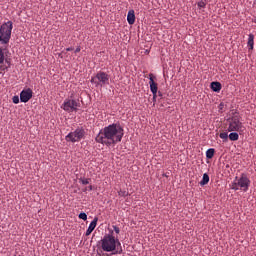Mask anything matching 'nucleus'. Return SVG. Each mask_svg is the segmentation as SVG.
<instances>
[{
	"label": "nucleus",
	"instance_id": "nucleus-14",
	"mask_svg": "<svg viewBox=\"0 0 256 256\" xmlns=\"http://www.w3.org/2000/svg\"><path fill=\"white\" fill-rule=\"evenodd\" d=\"M209 181H210L209 175L207 173H204L203 179L200 182V186H202V187L206 186L209 183Z\"/></svg>",
	"mask_w": 256,
	"mask_h": 256
},
{
	"label": "nucleus",
	"instance_id": "nucleus-1",
	"mask_svg": "<svg viewBox=\"0 0 256 256\" xmlns=\"http://www.w3.org/2000/svg\"><path fill=\"white\" fill-rule=\"evenodd\" d=\"M123 137V127L119 123H113L102 128L95 137V141L103 146L111 147L120 143Z\"/></svg>",
	"mask_w": 256,
	"mask_h": 256
},
{
	"label": "nucleus",
	"instance_id": "nucleus-2",
	"mask_svg": "<svg viewBox=\"0 0 256 256\" xmlns=\"http://www.w3.org/2000/svg\"><path fill=\"white\" fill-rule=\"evenodd\" d=\"M100 247L103 252L112 253V255H121L123 253L121 243L114 231L110 230L100 241Z\"/></svg>",
	"mask_w": 256,
	"mask_h": 256
},
{
	"label": "nucleus",
	"instance_id": "nucleus-21",
	"mask_svg": "<svg viewBox=\"0 0 256 256\" xmlns=\"http://www.w3.org/2000/svg\"><path fill=\"white\" fill-rule=\"evenodd\" d=\"M219 137H220V139H224L225 141H227L229 136H228L227 132H222V133H220Z\"/></svg>",
	"mask_w": 256,
	"mask_h": 256
},
{
	"label": "nucleus",
	"instance_id": "nucleus-26",
	"mask_svg": "<svg viewBox=\"0 0 256 256\" xmlns=\"http://www.w3.org/2000/svg\"><path fill=\"white\" fill-rule=\"evenodd\" d=\"M81 51V48H80V46H78L76 49H75V53H78V52H80Z\"/></svg>",
	"mask_w": 256,
	"mask_h": 256
},
{
	"label": "nucleus",
	"instance_id": "nucleus-4",
	"mask_svg": "<svg viewBox=\"0 0 256 256\" xmlns=\"http://www.w3.org/2000/svg\"><path fill=\"white\" fill-rule=\"evenodd\" d=\"M13 31V22L7 21L0 26V42L7 44L11 40V32Z\"/></svg>",
	"mask_w": 256,
	"mask_h": 256
},
{
	"label": "nucleus",
	"instance_id": "nucleus-33",
	"mask_svg": "<svg viewBox=\"0 0 256 256\" xmlns=\"http://www.w3.org/2000/svg\"><path fill=\"white\" fill-rule=\"evenodd\" d=\"M99 256H101V255H99Z\"/></svg>",
	"mask_w": 256,
	"mask_h": 256
},
{
	"label": "nucleus",
	"instance_id": "nucleus-5",
	"mask_svg": "<svg viewBox=\"0 0 256 256\" xmlns=\"http://www.w3.org/2000/svg\"><path fill=\"white\" fill-rule=\"evenodd\" d=\"M109 79L110 76L106 72L99 71L90 81L94 83L95 87H106L109 85Z\"/></svg>",
	"mask_w": 256,
	"mask_h": 256
},
{
	"label": "nucleus",
	"instance_id": "nucleus-28",
	"mask_svg": "<svg viewBox=\"0 0 256 256\" xmlns=\"http://www.w3.org/2000/svg\"><path fill=\"white\" fill-rule=\"evenodd\" d=\"M73 50V48L72 47H68V48H66V51H72Z\"/></svg>",
	"mask_w": 256,
	"mask_h": 256
},
{
	"label": "nucleus",
	"instance_id": "nucleus-25",
	"mask_svg": "<svg viewBox=\"0 0 256 256\" xmlns=\"http://www.w3.org/2000/svg\"><path fill=\"white\" fill-rule=\"evenodd\" d=\"M112 228H113L114 232L116 233V235H119L120 228L118 226H116V225H113Z\"/></svg>",
	"mask_w": 256,
	"mask_h": 256
},
{
	"label": "nucleus",
	"instance_id": "nucleus-17",
	"mask_svg": "<svg viewBox=\"0 0 256 256\" xmlns=\"http://www.w3.org/2000/svg\"><path fill=\"white\" fill-rule=\"evenodd\" d=\"M229 139H230V141H238V139H239V134H238L237 132L232 131V132L229 134Z\"/></svg>",
	"mask_w": 256,
	"mask_h": 256
},
{
	"label": "nucleus",
	"instance_id": "nucleus-22",
	"mask_svg": "<svg viewBox=\"0 0 256 256\" xmlns=\"http://www.w3.org/2000/svg\"><path fill=\"white\" fill-rule=\"evenodd\" d=\"M198 7L201 8H205L206 7V1L205 0H201L197 3Z\"/></svg>",
	"mask_w": 256,
	"mask_h": 256
},
{
	"label": "nucleus",
	"instance_id": "nucleus-12",
	"mask_svg": "<svg viewBox=\"0 0 256 256\" xmlns=\"http://www.w3.org/2000/svg\"><path fill=\"white\" fill-rule=\"evenodd\" d=\"M127 21L130 25L135 23V12L134 10H130L127 15Z\"/></svg>",
	"mask_w": 256,
	"mask_h": 256
},
{
	"label": "nucleus",
	"instance_id": "nucleus-15",
	"mask_svg": "<svg viewBox=\"0 0 256 256\" xmlns=\"http://www.w3.org/2000/svg\"><path fill=\"white\" fill-rule=\"evenodd\" d=\"M247 44H248L249 50H253L254 49V35L253 34L249 35L248 43Z\"/></svg>",
	"mask_w": 256,
	"mask_h": 256
},
{
	"label": "nucleus",
	"instance_id": "nucleus-30",
	"mask_svg": "<svg viewBox=\"0 0 256 256\" xmlns=\"http://www.w3.org/2000/svg\"><path fill=\"white\" fill-rule=\"evenodd\" d=\"M220 107H224V104H223V103H221V104H220Z\"/></svg>",
	"mask_w": 256,
	"mask_h": 256
},
{
	"label": "nucleus",
	"instance_id": "nucleus-3",
	"mask_svg": "<svg viewBox=\"0 0 256 256\" xmlns=\"http://www.w3.org/2000/svg\"><path fill=\"white\" fill-rule=\"evenodd\" d=\"M250 185V179L247 177L245 173H242L240 178L236 177L235 180L232 182V190H241L244 193H246L249 190Z\"/></svg>",
	"mask_w": 256,
	"mask_h": 256
},
{
	"label": "nucleus",
	"instance_id": "nucleus-20",
	"mask_svg": "<svg viewBox=\"0 0 256 256\" xmlns=\"http://www.w3.org/2000/svg\"><path fill=\"white\" fill-rule=\"evenodd\" d=\"M118 195L120 196V197H127L128 195H129V192L128 191H125V190H120V191H118Z\"/></svg>",
	"mask_w": 256,
	"mask_h": 256
},
{
	"label": "nucleus",
	"instance_id": "nucleus-23",
	"mask_svg": "<svg viewBox=\"0 0 256 256\" xmlns=\"http://www.w3.org/2000/svg\"><path fill=\"white\" fill-rule=\"evenodd\" d=\"M79 219L83 220V221H86L87 220V215L85 212H81L79 214Z\"/></svg>",
	"mask_w": 256,
	"mask_h": 256
},
{
	"label": "nucleus",
	"instance_id": "nucleus-24",
	"mask_svg": "<svg viewBox=\"0 0 256 256\" xmlns=\"http://www.w3.org/2000/svg\"><path fill=\"white\" fill-rule=\"evenodd\" d=\"M12 102H13L15 105L19 104V96H13Z\"/></svg>",
	"mask_w": 256,
	"mask_h": 256
},
{
	"label": "nucleus",
	"instance_id": "nucleus-9",
	"mask_svg": "<svg viewBox=\"0 0 256 256\" xmlns=\"http://www.w3.org/2000/svg\"><path fill=\"white\" fill-rule=\"evenodd\" d=\"M33 97V90L31 88L24 89L20 92L21 103H28Z\"/></svg>",
	"mask_w": 256,
	"mask_h": 256
},
{
	"label": "nucleus",
	"instance_id": "nucleus-16",
	"mask_svg": "<svg viewBox=\"0 0 256 256\" xmlns=\"http://www.w3.org/2000/svg\"><path fill=\"white\" fill-rule=\"evenodd\" d=\"M214 154H215V149L214 148H210L206 152V158L208 160H211L214 157Z\"/></svg>",
	"mask_w": 256,
	"mask_h": 256
},
{
	"label": "nucleus",
	"instance_id": "nucleus-10",
	"mask_svg": "<svg viewBox=\"0 0 256 256\" xmlns=\"http://www.w3.org/2000/svg\"><path fill=\"white\" fill-rule=\"evenodd\" d=\"M149 85H150V91L152 92L153 96L156 97L158 86H157V83L154 82L153 74L149 75Z\"/></svg>",
	"mask_w": 256,
	"mask_h": 256
},
{
	"label": "nucleus",
	"instance_id": "nucleus-31",
	"mask_svg": "<svg viewBox=\"0 0 256 256\" xmlns=\"http://www.w3.org/2000/svg\"><path fill=\"white\" fill-rule=\"evenodd\" d=\"M220 107H224V104H223V103H221V104H220Z\"/></svg>",
	"mask_w": 256,
	"mask_h": 256
},
{
	"label": "nucleus",
	"instance_id": "nucleus-29",
	"mask_svg": "<svg viewBox=\"0 0 256 256\" xmlns=\"http://www.w3.org/2000/svg\"><path fill=\"white\" fill-rule=\"evenodd\" d=\"M156 97H157V94H156V96L153 95V101H156Z\"/></svg>",
	"mask_w": 256,
	"mask_h": 256
},
{
	"label": "nucleus",
	"instance_id": "nucleus-13",
	"mask_svg": "<svg viewBox=\"0 0 256 256\" xmlns=\"http://www.w3.org/2000/svg\"><path fill=\"white\" fill-rule=\"evenodd\" d=\"M211 89L215 93H219V91H221V89H222V85H221L220 82H212L211 83Z\"/></svg>",
	"mask_w": 256,
	"mask_h": 256
},
{
	"label": "nucleus",
	"instance_id": "nucleus-19",
	"mask_svg": "<svg viewBox=\"0 0 256 256\" xmlns=\"http://www.w3.org/2000/svg\"><path fill=\"white\" fill-rule=\"evenodd\" d=\"M79 182H80L82 185L86 186V185L89 184L90 179H89V178H80V179H79Z\"/></svg>",
	"mask_w": 256,
	"mask_h": 256
},
{
	"label": "nucleus",
	"instance_id": "nucleus-18",
	"mask_svg": "<svg viewBox=\"0 0 256 256\" xmlns=\"http://www.w3.org/2000/svg\"><path fill=\"white\" fill-rule=\"evenodd\" d=\"M5 61V52L3 51V48L0 47V64H2Z\"/></svg>",
	"mask_w": 256,
	"mask_h": 256
},
{
	"label": "nucleus",
	"instance_id": "nucleus-11",
	"mask_svg": "<svg viewBox=\"0 0 256 256\" xmlns=\"http://www.w3.org/2000/svg\"><path fill=\"white\" fill-rule=\"evenodd\" d=\"M97 222H98V217H95L93 221L90 223L88 229L86 230L87 237L90 236V234L94 231V229L96 228Z\"/></svg>",
	"mask_w": 256,
	"mask_h": 256
},
{
	"label": "nucleus",
	"instance_id": "nucleus-27",
	"mask_svg": "<svg viewBox=\"0 0 256 256\" xmlns=\"http://www.w3.org/2000/svg\"><path fill=\"white\" fill-rule=\"evenodd\" d=\"M88 191L89 192L93 191V186L92 185L88 186Z\"/></svg>",
	"mask_w": 256,
	"mask_h": 256
},
{
	"label": "nucleus",
	"instance_id": "nucleus-7",
	"mask_svg": "<svg viewBox=\"0 0 256 256\" xmlns=\"http://www.w3.org/2000/svg\"><path fill=\"white\" fill-rule=\"evenodd\" d=\"M85 137V130L82 127H78L75 131L68 133L66 135L65 140L70 143H79L81 139Z\"/></svg>",
	"mask_w": 256,
	"mask_h": 256
},
{
	"label": "nucleus",
	"instance_id": "nucleus-32",
	"mask_svg": "<svg viewBox=\"0 0 256 256\" xmlns=\"http://www.w3.org/2000/svg\"><path fill=\"white\" fill-rule=\"evenodd\" d=\"M159 95H160V97H162V93L161 92H159Z\"/></svg>",
	"mask_w": 256,
	"mask_h": 256
},
{
	"label": "nucleus",
	"instance_id": "nucleus-8",
	"mask_svg": "<svg viewBox=\"0 0 256 256\" xmlns=\"http://www.w3.org/2000/svg\"><path fill=\"white\" fill-rule=\"evenodd\" d=\"M78 107H80L79 100L67 98L64 100L61 109L67 113H73L74 111H78Z\"/></svg>",
	"mask_w": 256,
	"mask_h": 256
},
{
	"label": "nucleus",
	"instance_id": "nucleus-6",
	"mask_svg": "<svg viewBox=\"0 0 256 256\" xmlns=\"http://www.w3.org/2000/svg\"><path fill=\"white\" fill-rule=\"evenodd\" d=\"M229 127L228 131H238L243 132L245 130L244 125L241 122V117L239 114H234L231 118L228 119Z\"/></svg>",
	"mask_w": 256,
	"mask_h": 256
}]
</instances>
